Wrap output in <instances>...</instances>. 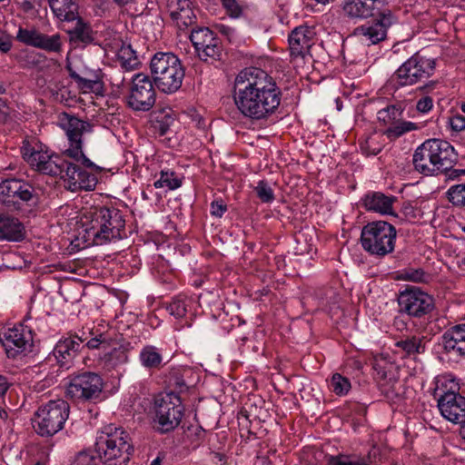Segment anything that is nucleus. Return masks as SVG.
Returning a JSON list of instances; mask_svg holds the SVG:
<instances>
[{
    "label": "nucleus",
    "instance_id": "obj_50",
    "mask_svg": "<svg viewBox=\"0 0 465 465\" xmlns=\"http://www.w3.org/2000/svg\"><path fill=\"white\" fill-rule=\"evenodd\" d=\"M221 2L231 17L238 18L242 15L243 9L237 0H221Z\"/></svg>",
    "mask_w": 465,
    "mask_h": 465
},
{
    "label": "nucleus",
    "instance_id": "obj_2",
    "mask_svg": "<svg viewBox=\"0 0 465 465\" xmlns=\"http://www.w3.org/2000/svg\"><path fill=\"white\" fill-rule=\"evenodd\" d=\"M84 238L93 245H104L125 236V220L116 208H95L86 216Z\"/></svg>",
    "mask_w": 465,
    "mask_h": 465
},
{
    "label": "nucleus",
    "instance_id": "obj_40",
    "mask_svg": "<svg viewBox=\"0 0 465 465\" xmlns=\"http://www.w3.org/2000/svg\"><path fill=\"white\" fill-rule=\"evenodd\" d=\"M402 118V110L396 105H390L378 112V119L385 124H392Z\"/></svg>",
    "mask_w": 465,
    "mask_h": 465
},
{
    "label": "nucleus",
    "instance_id": "obj_26",
    "mask_svg": "<svg viewBox=\"0 0 465 465\" xmlns=\"http://www.w3.org/2000/svg\"><path fill=\"white\" fill-rule=\"evenodd\" d=\"M431 140H426L414 152L412 163L414 169L424 175H437L433 157Z\"/></svg>",
    "mask_w": 465,
    "mask_h": 465
},
{
    "label": "nucleus",
    "instance_id": "obj_36",
    "mask_svg": "<svg viewBox=\"0 0 465 465\" xmlns=\"http://www.w3.org/2000/svg\"><path fill=\"white\" fill-rule=\"evenodd\" d=\"M415 129L416 124L414 123L400 120L399 122L389 125V127L384 131V134L390 140H396L404 134Z\"/></svg>",
    "mask_w": 465,
    "mask_h": 465
},
{
    "label": "nucleus",
    "instance_id": "obj_45",
    "mask_svg": "<svg viewBox=\"0 0 465 465\" xmlns=\"http://www.w3.org/2000/svg\"><path fill=\"white\" fill-rule=\"evenodd\" d=\"M254 191L262 203H272L274 200V193L269 183L263 180L259 181Z\"/></svg>",
    "mask_w": 465,
    "mask_h": 465
},
{
    "label": "nucleus",
    "instance_id": "obj_60",
    "mask_svg": "<svg viewBox=\"0 0 465 465\" xmlns=\"http://www.w3.org/2000/svg\"><path fill=\"white\" fill-rule=\"evenodd\" d=\"M403 211L406 216L412 218L416 217L415 209L411 204L407 203L406 205H404Z\"/></svg>",
    "mask_w": 465,
    "mask_h": 465
},
{
    "label": "nucleus",
    "instance_id": "obj_56",
    "mask_svg": "<svg viewBox=\"0 0 465 465\" xmlns=\"http://www.w3.org/2000/svg\"><path fill=\"white\" fill-rule=\"evenodd\" d=\"M12 47V39L8 35H1L0 36V51L3 53H7L10 51Z\"/></svg>",
    "mask_w": 465,
    "mask_h": 465
},
{
    "label": "nucleus",
    "instance_id": "obj_41",
    "mask_svg": "<svg viewBox=\"0 0 465 465\" xmlns=\"http://www.w3.org/2000/svg\"><path fill=\"white\" fill-rule=\"evenodd\" d=\"M40 33L35 28H23L19 27L16 34V40L25 45L35 47L37 46L39 41Z\"/></svg>",
    "mask_w": 465,
    "mask_h": 465
},
{
    "label": "nucleus",
    "instance_id": "obj_18",
    "mask_svg": "<svg viewBox=\"0 0 465 465\" xmlns=\"http://www.w3.org/2000/svg\"><path fill=\"white\" fill-rule=\"evenodd\" d=\"M315 30L313 27L301 25L295 27L289 35L290 55L292 60L304 59L314 45Z\"/></svg>",
    "mask_w": 465,
    "mask_h": 465
},
{
    "label": "nucleus",
    "instance_id": "obj_51",
    "mask_svg": "<svg viewBox=\"0 0 465 465\" xmlns=\"http://www.w3.org/2000/svg\"><path fill=\"white\" fill-rule=\"evenodd\" d=\"M361 150L367 155H377L381 151V147L377 144L373 137H369L361 143Z\"/></svg>",
    "mask_w": 465,
    "mask_h": 465
},
{
    "label": "nucleus",
    "instance_id": "obj_5",
    "mask_svg": "<svg viewBox=\"0 0 465 465\" xmlns=\"http://www.w3.org/2000/svg\"><path fill=\"white\" fill-rule=\"evenodd\" d=\"M38 203V193L27 182L6 179L0 183V205L6 211H26L36 207Z\"/></svg>",
    "mask_w": 465,
    "mask_h": 465
},
{
    "label": "nucleus",
    "instance_id": "obj_17",
    "mask_svg": "<svg viewBox=\"0 0 465 465\" xmlns=\"http://www.w3.org/2000/svg\"><path fill=\"white\" fill-rule=\"evenodd\" d=\"M25 159L36 171L51 176H59L63 173V166L65 165V159L58 154H50L47 151L32 148L30 153L26 150L24 153Z\"/></svg>",
    "mask_w": 465,
    "mask_h": 465
},
{
    "label": "nucleus",
    "instance_id": "obj_10",
    "mask_svg": "<svg viewBox=\"0 0 465 465\" xmlns=\"http://www.w3.org/2000/svg\"><path fill=\"white\" fill-rule=\"evenodd\" d=\"M435 68V59L417 52L396 70L392 81L399 87L411 86L430 78Z\"/></svg>",
    "mask_w": 465,
    "mask_h": 465
},
{
    "label": "nucleus",
    "instance_id": "obj_48",
    "mask_svg": "<svg viewBox=\"0 0 465 465\" xmlns=\"http://www.w3.org/2000/svg\"><path fill=\"white\" fill-rule=\"evenodd\" d=\"M67 69L69 71L70 77L83 88L92 89L94 84L99 82V77L96 74H93L90 78H85L73 71L70 66H67Z\"/></svg>",
    "mask_w": 465,
    "mask_h": 465
},
{
    "label": "nucleus",
    "instance_id": "obj_39",
    "mask_svg": "<svg viewBox=\"0 0 465 465\" xmlns=\"http://www.w3.org/2000/svg\"><path fill=\"white\" fill-rule=\"evenodd\" d=\"M153 185L155 188L166 187L169 190H175L182 185V181L174 172L162 171L160 178L154 182Z\"/></svg>",
    "mask_w": 465,
    "mask_h": 465
},
{
    "label": "nucleus",
    "instance_id": "obj_16",
    "mask_svg": "<svg viewBox=\"0 0 465 465\" xmlns=\"http://www.w3.org/2000/svg\"><path fill=\"white\" fill-rule=\"evenodd\" d=\"M0 341L9 358H16L33 345L32 332L23 324L9 328L0 333Z\"/></svg>",
    "mask_w": 465,
    "mask_h": 465
},
{
    "label": "nucleus",
    "instance_id": "obj_22",
    "mask_svg": "<svg viewBox=\"0 0 465 465\" xmlns=\"http://www.w3.org/2000/svg\"><path fill=\"white\" fill-rule=\"evenodd\" d=\"M168 12L177 28L185 31L196 23V15L190 0H168Z\"/></svg>",
    "mask_w": 465,
    "mask_h": 465
},
{
    "label": "nucleus",
    "instance_id": "obj_1",
    "mask_svg": "<svg viewBox=\"0 0 465 465\" xmlns=\"http://www.w3.org/2000/svg\"><path fill=\"white\" fill-rule=\"evenodd\" d=\"M232 97L242 115L252 121H262L276 112L282 92L265 71L249 67L237 74Z\"/></svg>",
    "mask_w": 465,
    "mask_h": 465
},
{
    "label": "nucleus",
    "instance_id": "obj_28",
    "mask_svg": "<svg viewBox=\"0 0 465 465\" xmlns=\"http://www.w3.org/2000/svg\"><path fill=\"white\" fill-rule=\"evenodd\" d=\"M99 361L104 368L108 370L114 369L128 361V348L120 344L114 336V345H111L108 350L100 355Z\"/></svg>",
    "mask_w": 465,
    "mask_h": 465
},
{
    "label": "nucleus",
    "instance_id": "obj_62",
    "mask_svg": "<svg viewBox=\"0 0 465 465\" xmlns=\"http://www.w3.org/2000/svg\"><path fill=\"white\" fill-rule=\"evenodd\" d=\"M6 107V102L0 98V115H4L5 117L7 115V113L5 112V108Z\"/></svg>",
    "mask_w": 465,
    "mask_h": 465
},
{
    "label": "nucleus",
    "instance_id": "obj_55",
    "mask_svg": "<svg viewBox=\"0 0 465 465\" xmlns=\"http://www.w3.org/2000/svg\"><path fill=\"white\" fill-rule=\"evenodd\" d=\"M227 206L221 202H213L211 203V214L216 217H222L226 212Z\"/></svg>",
    "mask_w": 465,
    "mask_h": 465
},
{
    "label": "nucleus",
    "instance_id": "obj_8",
    "mask_svg": "<svg viewBox=\"0 0 465 465\" xmlns=\"http://www.w3.org/2000/svg\"><path fill=\"white\" fill-rule=\"evenodd\" d=\"M58 124L64 131L69 143V147L64 153L85 167L97 169V166L83 153V135L92 132L91 124L63 113L59 115Z\"/></svg>",
    "mask_w": 465,
    "mask_h": 465
},
{
    "label": "nucleus",
    "instance_id": "obj_31",
    "mask_svg": "<svg viewBox=\"0 0 465 465\" xmlns=\"http://www.w3.org/2000/svg\"><path fill=\"white\" fill-rule=\"evenodd\" d=\"M49 6L61 21H74L78 17V5L76 0H47Z\"/></svg>",
    "mask_w": 465,
    "mask_h": 465
},
{
    "label": "nucleus",
    "instance_id": "obj_3",
    "mask_svg": "<svg viewBox=\"0 0 465 465\" xmlns=\"http://www.w3.org/2000/svg\"><path fill=\"white\" fill-rule=\"evenodd\" d=\"M95 451L103 463L111 465L113 461L121 459L126 463L134 449L129 434L122 428L110 424L104 427L97 436Z\"/></svg>",
    "mask_w": 465,
    "mask_h": 465
},
{
    "label": "nucleus",
    "instance_id": "obj_53",
    "mask_svg": "<svg viewBox=\"0 0 465 465\" xmlns=\"http://www.w3.org/2000/svg\"><path fill=\"white\" fill-rule=\"evenodd\" d=\"M433 107V100L430 96H424L420 98L416 104V108L420 113H428Z\"/></svg>",
    "mask_w": 465,
    "mask_h": 465
},
{
    "label": "nucleus",
    "instance_id": "obj_47",
    "mask_svg": "<svg viewBox=\"0 0 465 465\" xmlns=\"http://www.w3.org/2000/svg\"><path fill=\"white\" fill-rule=\"evenodd\" d=\"M449 200L454 205H465V184H457L448 191Z\"/></svg>",
    "mask_w": 465,
    "mask_h": 465
},
{
    "label": "nucleus",
    "instance_id": "obj_24",
    "mask_svg": "<svg viewBox=\"0 0 465 465\" xmlns=\"http://www.w3.org/2000/svg\"><path fill=\"white\" fill-rule=\"evenodd\" d=\"M397 197L386 195L381 192H370L362 198V204L367 211L378 213L382 215L396 216L393 212V204Z\"/></svg>",
    "mask_w": 465,
    "mask_h": 465
},
{
    "label": "nucleus",
    "instance_id": "obj_54",
    "mask_svg": "<svg viewBox=\"0 0 465 465\" xmlns=\"http://www.w3.org/2000/svg\"><path fill=\"white\" fill-rule=\"evenodd\" d=\"M452 130L460 132L465 129V116L461 114H456L450 120Z\"/></svg>",
    "mask_w": 465,
    "mask_h": 465
},
{
    "label": "nucleus",
    "instance_id": "obj_7",
    "mask_svg": "<svg viewBox=\"0 0 465 465\" xmlns=\"http://www.w3.org/2000/svg\"><path fill=\"white\" fill-rule=\"evenodd\" d=\"M458 383L446 378L438 379L434 396L438 398V408L441 415L448 420L462 424L465 422V397L456 391Z\"/></svg>",
    "mask_w": 465,
    "mask_h": 465
},
{
    "label": "nucleus",
    "instance_id": "obj_9",
    "mask_svg": "<svg viewBox=\"0 0 465 465\" xmlns=\"http://www.w3.org/2000/svg\"><path fill=\"white\" fill-rule=\"evenodd\" d=\"M70 413V406L64 400L50 401L38 408L33 419L36 433L42 437H52L60 431Z\"/></svg>",
    "mask_w": 465,
    "mask_h": 465
},
{
    "label": "nucleus",
    "instance_id": "obj_29",
    "mask_svg": "<svg viewBox=\"0 0 465 465\" xmlns=\"http://www.w3.org/2000/svg\"><path fill=\"white\" fill-rule=\"evenodd\" d=\"M25 228L17 218L0 213V241L18 242L24 238Z\"/></svg>",
    "mask_w": 465,
    "mask_h": 465
},
{
    "label": "nucleus",
    "instance_id": "obj_20",
    "mask_svg": "<svg viewBox=\"0 0 465 465\" xmlns=\"http://www.w3.org/2000/svg\"><path fill=\"white\" fill-rule=\"evenodd\" d=\"M433 150V159L437 175L444 174L446 178L458 161V154L454 147L447 141L441 139H430Z\"/></svg>",
    "mask_w": 465,
    "mask_h": 465
},
{
    "label": "nucleus",
    "instance_id": "obj_30",
    "mask_svg": "<svg viewBox=\"0 0 465 465\" xmlns=\"http://www.w3.org/2000/svg\"><path fill=\"white\" fill-rule=\"evenodd\" d=\"M327 465H371L373 458L371 451L362 455L361 453H339L337 455H329L326 457Z\"/></svg>",
    "mask_w": 465,
    "mask_h": 465
},
{
    "label": "nucleus",
    "instance_id": "obj_58",
    "mask_svg": "<svg viewBox=\"0 0 465 465\" xmlns=\"http://www.w3.org/2000/svg\"><path fill=\"white\" fill-rule=\"evenodd\" d=\"M9 386L10 382L8 381L7 378L3 375H0V396L5 394Z\"/></svg>",
    "mask_w": 465,
    "mask_h": 465
},
{
    "label": "nucleus",
    "instance_id": "obj_13",
    "mask_svg": "<svg viewBox=\"0 0 465 465\" xmlns=\"http://www.w3.org/2000/svg\"><path fill=\"white\" fill-rule=\"evenodd\" d=\"M399 312L410 317L421 318L434 309L432 296L418 287H407L398 294Z\"/></svg>",
    "mask_w": 465,
    "mask_h": 465
},
{
    "label": "nucleus",
    "instance_id": "obj_64",
    "mask_svg": "<svg viewBox=\"0 0 465 465\" xmlns=\"http://www.w3.org/2000/svg\"><path fill=\"white\" fill-rule=\"evenodd\" d=\"M213 457L218 460L219 461H224L225 460V455L221 452H213Z\"/></svg>",
    "mask_w": 465,
    "mask_h": 465
},
{
    "label": "nucleus",
    "instance_id": "obj_23",
    "mask_svg": "<svg viewBox=\"0 0 465 465\" xmlns=\"http://www.w3.org/2000/svg\"><path fill=\"white\" fill-rule=\"evenodd\" d=\"M385 0H345L343 10L350 17L367 18L382 13Z\"/></svg>",
    "mask_w": 465,
    "mask_h": 465
},
{
    "label": "nucleus",
    "instance_id": "obj_12",
    "mask_svg": "<svg viewBox=\"0 0 465 465\" xmlns=\"http://www.w3.org/2000/svg\"><path fill=\"white\" fill-rule=\"evenodd\" d=\"M126 104L134 111H149L155 104L156 93L151 78L143 73L132 77L129 94L125 97Z\"/></svg>",
    "mask_w": 465,
    "mask_h": 465
},
{
    "label": "nucleus",
    "instance_id": "obj_49",
    "mask_svg": "<svg viewBox=\"0 0 465 465\" xmlns=\"http://www.w3.org/2000/svg\"><path fill=\"white\" fill-rule=\"evenodd\" d=\"M167 310L171 315L175 318H182L186 313V304L184 300L181 298H174L167 306Z\"/></svg>",
    "mask_w": 465,
    "mask_h": 465
},
{
    "label": "nucleus",
    "instance_id": "obj_14",
    "mask_svg": "<svg viewBox=\"0 0 465 465\" xmlns=\"http://www.w3.org/2000/svg\"><path fill=\"white\" fill-rule=\"evenodd\" d=\"M104 387L100 375L84 371L71 378L66 394L71 399L91 401L99 398Z\"/></svg>",
    "mask_w": 465,
    "mask_h": 465
},
{
    "label": "nucleus",
    "instance_id": "obj_34",
    "mask_svg": "<svg viewBox=\"0 0 465 465\" xmlns=\"http://www.w3.org/2000/svg\"><path fill=\"white\" fill-rule=\"evenodd\" d=\"M395 347L403 351L408 356L412 354H420L425 351L423 338L416 336L407 337L396 341Z\"/></svg>",
    "mask_w": 465,
    "mask_h": 465
},
{
    "label": "nucleus",
    "instance_id": "obj_43",
    "mask_svg": "<svg viewBox=\"0 0 465 465\" xmlns=\"http://www.w3.org/2000/svg\"><path fill=\"white\" fill-rule=\"evenodd\" d=\"M331 390L339 396H343L351 390V382L349 379L339 373L332 375L330 382Z\"/></svg>",
    "mask_w": 465,
    "mask_h": 465
},
{
    "label": "nucleus",
    "instance_id": "obj_32",
    "mask_svg": "<svg viewBox=\"0 0 465 465\" xmlns=\"http://www.w3.org/2000/svg\"><path fill=\"white\" fill-rule=\"evenodd\" d=\"M163 360L161 350L153 345H145L140 351V363L148 371L160 370L163 365Z\"/></svg>",
    "mask_w": 465,
    "mask_h": 465
},
{
    "label": "nucleus",
    "instance_id": "obj_6",
    "mask_svg": "<svg viewBox=\"0 0 465 465\" xmlns=\"http://www.w3.org/2000/svg\"><path fill=\"white\" fill-rule=\"evenodd\" d=\"M397 232L385 221L368 223L361 233L362 248L371 255L383 257L393 252Z\"/></svg>",
    "mask_w": 465,
    "mask_h": 465
},
{
    "label": "nucleus",
    "instance_id": "obj_19",
    "mask_svg": "<svg viewBox=\"0 0 465 465\" xmlns=\"http://www.w3.org/2000/svg\"><path fill=\"white\" fill-rule=\"evenodd\" d=\"M63 169V173L59 174V176L67 183L68 189L72 192L78 190L91 191L94 189L97 183L94 174L83 170L78 165L66 160Z\"/></svg>",
    "mask_w": 465,
    "mask_h": 465
},
{
    "label": "nucleus",
    "instance_id": "obj_11",
    "mask_svg": "<svg viewBox=\"0 0 465 465\" xmlns=\"http://www.w3.org/2000/svg\"><path fill=\"white\" fill-rule=\"evenodd\" d=\"M183 407L174 393H167L155 401L154 428L161 433L174 430L181 422Z\"/></svg>",
    "mask_w": 465,
    "mask_h": 465
},
{
    "label": "nucleus",
    "instance_id": "obj_15",
    "mask_svg": "<svg viewBox=\"0 0 465 465\" xmlns=\"http://www.w3.org/2000/svg\"><path fill=\"white\" fill-rule=\"evenodd\" d=\"M395 22L390 10L380 13L379 18L367 22L355 29L354 35L367 45H376L387 36L388 28Z\"/></svg>",
    "mask_w": 465,
    "mask_h": 465
},
{
    "label": "nucleus",
    "instance_id": "obj_4",
    "mask_svg": "<svg viewBox=\"0 0 465 465\" xmlns=\"http://www.w3.org/2000/svg\"><path fill=\"white\" fill-rule=\"evenodd\" d=\"M151 74L156 87L164 94L178 91L184 78L180 59L172 53H156L150 63Z\"/></svg>",
    "mask_w": 465,
    "mask_h": 465
},
{
    "label": "nucleus",
    "instance_id": "obj_57",
    "mask_svg": "<svg viewBox=\"0 0 465 465\" xmlns=\"http://www.w3.org/2000/svg\"><path fill=\"white\" fill-rule=\"evenodd\" d=\"M438 84H439L438 81H429L425 84L420 86L419 90H420L423 93L428 94V93L431 92L433 89H435V87L438 85Z\"/></svg>",
    "mask_w": 465,
    "mask_h": 465
},
{
    "label": "nucleus",
    "instance_id": "obj_25",
    "mask_svg": "<svg viewBox=\"0 0 465 465\" xmlns=\"http://www.w3.org/2000/svg\"><path fill=\"white\" fill-rule=\"evenodd\" d=\"M442 346L446 353L465 356V323L448 329L441 337Z\"/></svg>",
    "mask_w": 465,
    "mask_h": 465
},
{
    "label": "nucleus",
    "instance_id": "obj_42",
    "mask_svg": "<svg viewBox=\"0 0 465 465\" xmlns=\"http://www.w3.org/2000/svg\"><path fill=\"white\" fill-rule=\"evenodd\" d=\"M114 337L109 332L98 333L86 342V346L91 350L102 349L106 351L111 345H114Z\"/></svg>",
    "mask_w": 465,
    "mask_h": 465
},
{
    "label": "nucleus",
    "instance_id": "obj_46",
    "mask_svg": "<svg viewBox=\"0 0 465 465\" xmlns=\"http://www.w3.org/2000/svg\"><path fill=\"white\" fill-rule=\"evenodd\" d=\"M99 455L96 456L89 450H83L77 453L74 457L72 465H99Z\"/></svg>",
    "mask_w": 465,
    "mask_h": 465
},
{
    "label": "nucleus",
    "instance_id": "obj_63",
    "mask_svg": "<svg viewBox=\"0 0 465 465\" xmlns=\"http://www.w3.org/2000/svg\"><path fill=\"white\" fill-rule=\"evenodd\" d=\"M119 6H124L128 4L134 3L135 0H113Z\"/></svg>",
    "mask_w": 465,
    "mask_h": 465
},
{
    "label": "nucleus",
    "instance_id": "obj_21",
    "mask_svg": "<svg viewBox=\"0 0 465 465\" xmlns=\"http://www.w3.org/2000/svg\"><path fill=\"white\" fill-rule=\"evenodd\" d=\"M381 393L389 400H394L401 393V384L396 373V368L390 364L381 366L379 362L374 364Z\"/></svg>",
    "mask_w": 465,
    "mask_h": 465
},
{
    "label": "nucleus",
    "instance_id": "obj_38",
    "mask_svg": "<svg viewBox=\"0 0 465 465\" xmlns=\"http://www.w3.org/2000/svg\"><path fill=\"white\" fill-rule=\"evenodd\" d=\"M222 51L223 50L219 39H217V43H210L203 46V49L198 50L197 54L201 60L213 63L214 61L220 60Z\"/></svg>",
    "mask_w": 465,
    "mask_h": 465
},
{
    "label": "nucleus",
    "instance_id": "obj_33",
    "mask_svg": "<svg viewBox=\"0 0 465 465\" xmlns=\"http://www.w3.org/2000/svg\"><path fill=\"white\" fill-rule=\"evenodd\" d=\"M217 37L207 27H193L190 34V40L193 43L196 52L203 49L210 43H217Z\"/></svg>",
    "mask_w": 465,
    "mask_h": 465
},
{
    "label": "nucleus",
    "instance_id": "obj_59",
    "mask_svg": "<svg viewBox=\"0 0 465 465\" xmlns=\"http://www.w3.org/2000/svg\"><path fill=\"white\" fill-rule=\"evenodd\" d=\"M460 175H465V169H454L452 167V169L450 170V173H449V176L447 177L446 180H456L458 179Z\"/></svg>",
    "mask_w": 465,
    "mask_h": 465
},
{
    "label": "nucleus",
    "instance_id": "obj_27",
    "mask_svg": "<svg viewBox=\"0 0 465 465\" xmlns=\"http://www.w3.org/2000/svg\"><path fill=\"white\" fill-rule=\"evenodd\" d=\"M83 339L78 336L60 340L53 350V354L61 367L69 368V364L80 351Z\"/></svg>",
    "mask_w": 465,
    "mask_h": 465
},
{
    "label": "nucleus",
    "instance_id": "obj_52",
    "mask_svg": "<svg viewBox=\"0 0 465 465\" xmlns=\"http://www.w3.org/2000/svg\"><path fill=\"white\" fill-rule=\"evenodd\" d=\"M134 51L130 48H123L120 52V57L123 60V66L127 70L133 69L137 64V58L134 56L132 58L131 56L126 58V55L133 54Z\"/></svg>",
    "mask_w": 465,
    "mask_h": 465
},
{
    "label": "nucleus",
    "instance_id": "obj_35",
    "mask_svg": "<svg viewBox=\"0 0 465 465\" xmlns=\"http://www.w3.org/2000/svg\"><path fill=\"white\" fill-rule=\"evenodd\" d=\"M36 48L48 53H60L63 48V41L60 34L52 35L40 33Z\"/></svg>",
    "mask_w": 465,
    "mask_h": 465
},
{
    "label": "nucleus",
    "instance_id": "obj_61",
    "mask_svg": "<svg viewBox=\"0 0 465 465\" xmlns=\"http://www.w3.org/2000/svg\"><path fill=\"white\" fill-rule=\"evenodd\" d=\"M253 465H272V462L268 457L262 456V457H257Z\"/></svg>",
    "mask_w": 465,
    "mask_h": 465
},
{
    "label": "nucleus",
    "instance_id": "obj_44",
    "mask_svg": "<svg viewBox=\"0 0 465 465\" xmlns=\"http://www.w3.org/2000/svg\"><path fill=\"white\" fill-rule=\"evenodd\" d=\"M401 279L413 282H427L430 275L422 269H406L401 273Z\"/></svg>",
    "mask_w": 465,
    "mask_h": 465
},
{
    "label": "nucleus",
    "instance_id": "obj_37",
    "mask_svg": "<svg viewBox=\"0 0 465 465\" xmlns=\"http://www.w3.org/2000/svg\"><path fill=\"white\" fill-rule=\"evenodd\" d=\"M75 20L77 21L75 26L69 32L71 39L85 44L92 42L93 37L90 26L84 23L79 16Z\"/></svg>",
    "mask_w": 465,
    "mask_h": 465
}]
</instances>
